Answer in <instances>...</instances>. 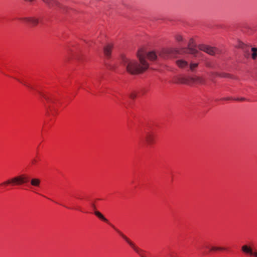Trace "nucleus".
Returning a JSON list of instances; mask_svg holds the SVG:
<instances>
[{
  "label": "nucleus",
  "mask_w": 257,
  "mask_h": 257,
  "mask_svg": "<svg viewBox=\"0 0 257 257\" xmlns=\"http://www.w3.org/2000/svg\"><path fill=\"white\" fill-rule=\"evenodd\" d=\"M146 55L151 61H154L157 58V55L155 52L151 51L147 54L143 49H141L137 53L140 64H138L136 60H132L124 56L121 57V64L130 74H138L143 72L149 67V64L145 59Z\"/></svg>",
  "instance_id": "nucleus-1"
},
{
  "label": "nucleus",
  "mask_w": 257,
  "mask_h": 257,
  "mask_svg": "<svg viewBox=\"0 0 257 257\" xmlns=\"http://www.w3.org/2000/svg\"><path fill=\"white\" fill-rule=\"evenodd\" d=\"M28 182V179L25 175L16 176L0 184V186L11 185L13 186H19Z\"/></svg>",
  "instance_id": "nucleus-2"
},
{
  "label": "nucleus",
  "mask_w": 257,
  "mask_h": 257,
  "mask_svg": "<svg viewBox=\"0 0 257 257\" xmlns=\"http://www.w3.org/2000/svg\"><path fill=\"white\" fill-rule=\"evenodd\" d=\"M110 225L119 234V235L129 244V245L141 257H147L146 255L144 254V253L145 251L144 250L136 246L132 241H131L125 235H124L118 229L116 228L113 225L110 224Z\"/></svg>",
  "instance_id": "nucleus-3"
},
{
  "label": "nucleus",
  "mask_w": 257,
  "mask_h": 257,
  "mask_svg": "<svg viewBox=\"0 0 257 257\" xmlns=\"http://www.w3.org/2000/svg\"><path fill=\"white\" fill-rule=\"evenodd\" d=\"M198 48L210 55H215L216 54L219 53V50L215 47H211L206 45H199Z\"/></svg>",
  "instance_id": "nucleus-4"
},
{
  "label": "nucleus",
  "mask_w": 257,
  "mask_h": 257,
  "mask_svg": "<svg viewBox=\"0 0 257 257\" xmlns=\"http://www.w3.org/2000/svg\"><path fill=\"white\" fill-rule=\"evenodd\" d=\"M194 40L190 39L188 45V48H184L182 50V53H189L190 54L196 55L198 53V51L194 48Z\"/></svg>",
  "instance_id": "nucleus-5"
},
{
  "label": "nucleus",
  "mask_w": 257,
  "mask_h": 257,
  "mask_svg": "<svg viewBox=\"0 0 257 257\" xmlns=\"http://www.w3.org/2000/svg\"><path fill=\"white\" fill-rule=\"evenodd\" d=\"M173 52L174 50L173 49L166 48L160 51L158 55L160 57L163 59H167L172 56Z\"/></svg>",
  "instance_id": "nucleus-6"
},
{
  "label": "nucleus",
  "mask_w": 257,
  "mask_h": 257,
  "mask_svg": "<svg viewBox=\"0 0 257 257\" xmlns=\"http://www.w3.org/2000/svg\"><path fill=\"white\" fill-rule=\"evenodd\" d=\"M19 20L29 23L33 26H36L39 23V19L35 17H23L19 18Z\"/></svg>",
  "instance_id": "nucleus-7"
},
{
  "label": "nucleus",
  "mask_w": 257,
  "mask_h": 257,
  "mask_svg": "<svg viewBox=\"0 0 257 257\" xmlns=\"http://www.w3.org/2000/svg\"><path fill=\"white\" fill-rule=\"evenodd\" d=\"M144 139L146 143L149 145H151L155 142V136L153 133H146Z\"/></svg>",
  "instance_id": "nucleus-8"
},
{
  "label": "nucleus",
  "mask_w": 257,
  "mask_h": 257,
  "mask_svg": "<svg viewBox=\"0 0 257 257\" xmlns=\"http://www.w3.org/2000/svg\"><path fill=\"white\" fill-rule=\"evenodd\" d=\"M239 47L242 50L244 57L246 58H248L250 56L249 47L243 43H242L240 45Z\"/></svg>",
  "instance_id": "nucleus-9"
},
{
  "label": "nucleus",
  "mask_w": 257,
  "mask_h": 257,
  "mask_svg": "<svg viewBox=\"0 0 257 257\" xmlns=\"http://www.w3.org/2000/svg\"><path fill=\"white\" fill-rule=\"evenodd\" d=\"M112 48L113 45L112 44H108L104 46L103 51L106 57H109L110 56Z\"/></svg>",
  "instance_id": "nucleus-10"
},
{
  "label": "nucleus",
  "mask_w": 257,
  "mask_h": 257,
  "mask_svg": "<svg viewBox=\"0 0 257 257\" xmlns=\"http://www.w3.org/2000/svg\"><path fill=\"white\" fill-rule=\"evenodd\" d=\"M241 250L245 254H249L250 255H254V251L253 252L251 247L247 245H243L241 247Z\"/></svg>",
  "instance_id": "nucleus-11"
},
{
  "label": "nucleus",
  "mask_w": 257,
  "mask_h": 257,
  "mask_svg": "<svg viewBox=\"0 0 257 257\" xmlns=\"http://www.w3.org/2000/svg\"><path fill=\"white\" fill-rule=\"evenodd\" d=\"M177 65L181 68H185L188 67V62L183 59H179L176 61Z\"/></svg>",
  "instance_id": "nucleus-12"
},
{
  "label": "nucleus",
  "mask_w": 257,
  "mask_h": 257,
  "mask_svg": "<svg viewBox=\"0 0 257 257\" xmlns=\"http://www.w3.org/2000/svg\"><path fill=\"white\" fill-rule=\"evenodd\" d=\"M192 80L194 82L199 84H204L205 82V80L203 78L197 76L192 77Z\"/></svg>",
  "instance_id": "nucleus-13"
},
{
  "label": "nucleus",
  "mask_w": 257,
  "mask_h": 257,
  "mask_svg": "<svg viewBox=\"0 0 257 257\" xmlns=\"http://www.w3.org/2000/svg\"><path fill=\"white\" fill-rule=\"evenodd\" d=\"M41 181L38 178H32L31 180V184L35 187H39L40 186Z\"/></svg>",
  "instance_id": "nucleus-14"
},
{
  "label": "nucleus",
  "mask_w": 257,
  "mask_h": 257,
  "mask_svg": "<svg viewBox=\"0 0 257 257\" xmlns=\"http://www.w3.org/2000/svg\"><path fill=\"white\" fill-rule=\"evenodd\" d=\"M95 215L97 216L99 218L101 219L102 220L108 223V220L99 211H95L94 212Z\"/></svg>",
  "instance_id": "nucleus-15"
},
{
  "label": "nucleus",
  "mask_w": 257,
  "mask_h": 257,
  "mask_svg": "<svg viewBox=\"0 0 257 257\" xmlns=\"http://www.w3.org/2000/svg\"><path fill=\"white\" fill-rule=\"evenodd\" d=\"M198 63L191 62L190 63V64L189 65L188 67H189L190 70L191 71L193 72L195 71V70L198 67Z\"/></svg>",
  "instance_id": "nucleus-16"
},
{
  "label": "nucleus",
  "mask_w": 257,
  "mask_h": 257,
  "mask_svg": "<svg viewBox=\"0 0 257 257\" xmlns=\"http://www.w3.org/2000/svg\"><path fill=\"white\" fill-rule=\"evenodd\" d=\"M251 51L252 52L251 54V58L252 59L255 60L257 58V48L253 47L251 48Z\"/></svg>",
  "instance_id": "nucleus-17"
},
{
  "label": "nucleus",
  "mask_w": 257,
  "mask_h": 257,
  "mask_svg": "<svg viewBox=\"0 0 257 257\" xmlns=\"http://www.w3.org/2000/svg\"><path fill=\"white\" fill-rule=\"evenodd\" d=\"M226 248L222 247H215L212 246L210 248V251H216V250H225Z\"/></svg>",
  "instance_id": "nucleus-18"
},
{
  "label": "nucleus",
  "mask_w": 257,
  "mask_h": 257,
  "mask_svg": "<svg viewBox=\"0 0 257 257\" xmlns=\"http://www.w3.org/2000/svg\"><path fill=\"white\" fill-rule=\"evenodd\" d=\"M41 95L48 102H52V99L44 93H40Z\"/></svg>",
  "instance_id": "nucleus-19"
},
{
  "label": "nucleus",
  "mask_w": 257,
  "mask_h": 257,
  "mask_svg": "<svg viewBox=\"0 0 257 257\" xmlns=\"http://www.w3.org/2000/svg\"><path fill=\"white\" fill-rule=\"evenodd\" d=\"M218 76L221 77H224V78H233L231 76V75H230L229 74L225 73H223L220 74L218 75Z\"/></svg>",
  "instance_id": "nucleus-20"
},
{
  "label": "nucleus",
  "mask_w": 257,
  "mask_h": 257,
  "mask_svg": "<svg viewBox=\"0 0 257 257\" xmlns=\"http://www.w3.org/2000/svg\"><path fill=\"white\" fill-rule=\"evenodd\" d=\"M137 97V93L135 92H132L130 94V97L133 99H134Z\"/></svg>",
  "instance_id": "nucleus-21"
},
{
  "label": "nucleus",
  "mask_w": 257,
  "mask_h": 257,
  "mask_svg": "<svg viewBox=\"0 0 257 257\" xmlns=\"http://www.w3.org/2000/svg\"><path fill=\"white\" fill-rule=\"evenodd\" d=\"M18 81H19L20 82H21V83H22L23 84H24V85L26 86L28 88H31V89H33V88L31 85L26 84L25 82H23L19 79H18Z\"/></svg>",
  "instance_id": "nucleus-22"
},
{
  "label": "nucleus",
  "mask_w": 257,
  "mask_h": 257,
  "mask_svg": "<svg viewBox=\"0 0 257 257\" xmlns=\"http://www.w3.org/2000/svg\"><path fill=\"white\" fill-rule=\"evenodd\" d=\"M176 39L177 41H181L183 40V38L181 35H177L176 36Z\"/></svg>",
  "instance_id": "nucleus-23"
},
{
  "label": "nucleus",
  "mask_w": 257,
  "mask_h": 257,
  "mask_svg": "<svg viewBox=\"0 0 257 257\" xmlns=\"http://www.w3.org/2000/svg\"><path fill=\"white\" fill-rule=\"evenodd\" d=\"M37 163V160L36 159H34L32 161V163L33 164H35Z\"/></svg>",
  "instance_id": "nucleus-24"
},
{
  "label": "nucleus",
  "mask_w": 257,
  "mask_h": 257,
  "mask_svg": "<svg viewBox=\"0 0 257 257\" xmlns=\"http://www.w3.org/2000/svg\"><path fill=\"white\" fill-rule=\"evenodd\" d=\"M236 100L243 101V100H245V98H243V97H242V98H237Z\"/></svg>",
  "instance_id": "nucleus-25"
},
{
  "label": "nucleus",
  "mask_w": 257,
  "mask_h": 257,
  "mask_svg": "<svg viewBox=\"0 0 257 257\" xmlns=\"http://www.w3.org/2000/svg\"><path fill=\"white\" fill-rule=\"evenodd\" d=\"M254 257H257V251H254Z\"/></svg>",
  "instance_id": "nucleus-26"
},
{
  "label": "nucleus",
  "mask_w": 257,
  "mask_h": 257,
  "mask_svg": "<svg viewBox=\"0 0 257 257\" xmlns=\"http://www.w3.org/2000/svg\"><path fill=\"white\" fill-rule=\"evenodd\" d=\"M26 2H33L34 0H24Z\"/></svg>",
  "instance_id": "nucleus-27"
},
{
  "label": "nucleus",
  "mask_w": 257,
  "mask_h": 257,
  "mask_svg": "<svg viewBox=\"0 0 257 257\" xmlns=\"http://www.w3.org/2000/svg\"><path fill=\"white\" fill-rule=\"evenodd\" d=\"M223 99H224V100H229V98H224Z\"/></svg>",
  "instance_id": "nucleus-28"
}]
</instances>
